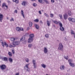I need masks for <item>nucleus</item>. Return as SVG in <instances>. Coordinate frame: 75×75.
I'll return each mask as SVG.
<instances>
[{"mask_svg": "<svg viewBox=\"0 0 75 75\" xmlns=\"http://www.w3.org/2000/svg\"><path fill=\"white\" fill-rule=\"evenodd\" d=\"M29 37L30 38L28 39V43H31L33 41V38L34 37V35L32 33L30 35Z\"/></svg>", "mask_w": 75, "mask_h": 75, "instance_id": "1", "label": "nucleus"}, {"mask_svg": "<svg viewBox=\"0 0 75 75\" xmlns=\"http://www.w3.org/2000/svg\"><path fill=\"white\" fill-rule=\"evenodd\" d=\"M20 43V42L18 41H15L13 42L12 43V44L13 45H14L13 47H16V45H18Z\"/></svg>", "mask_w": 75, "mask_h": 75, "instance_id": "2", "label": "nucleus"}, {"mask_svg": "<svg viewBox=\"0 0 75 75\" xmlns=\"http://www.w3.org/2000/svg\"><path fill=\"white\" fill-rule=\"evenodd\" d=\"M63 48V45L61 43H60L59 44V47L58 48V50H60V51H62L63 49L62 48Z\"/></svg>", "mask_w": 75, "mask_h": 75, "instance_id": "3", "label": "nucleus"}, {"mask_svg": "<svg viewBox=\"0 0 75 75\" xmlns=\"http://www.w3.org/2000/svg\"><path fill=\"white\" fill-rule=\"evenodd\" d=\"M0 68L1 69L3 70V69H5L6 68V65L3 64L0 66Z\"/></svg>", "mask_w": 75, "mask_h": 75, "instance_id": "4", "label": "nucleus"}, {"mask_svg": "<svg viewBox=\"0 0 75 75\" xmlns=\"http://www.w3.org/2000/svg\"><path fill=\"white\" fill-rule=\"evenodd\" d=\"M69 21H70L73 23H75V19L73 18H69Z\"/></svg>", "mask_w": 75, "mask_h": 75, "instance_id": "5", "label": "nucleus"}, {"mask_svg": "<svg viewBox=\"0 0 75 75\" xmlns=\"http://www.w3.org/2000/svg\"><path fill=\"white\" fill-rule=\"evenodd\" d=\"M32 62L33 63V66L34 67V68H36V67H37V66H36V63L35 60H33L32 61Z\"/></svg>", "mask_w": 75, "mask_h": 75, "instance_id": "6", "label": "nucleus"}, {"mask_svg": "<svg viewBox=\"0 0 75 75\" xmlns=\"http://www.w3.org/2000/svg\"><path fill=\"white\" fill-rule=\"evenodd\" d=\"M44 52L45 53V54H47L48 53V49H47V48H46V47H44Z\"/></svg>", "mask_w": 75, "mask_h": 75, "instance_id": "7", "label": "nucleus"}, {"mask_svg": "<svg viewBox=\"0 0 75 75\" xmlns=\"http://www.w3.org/2000/svg\"><path fill=\"white\" fill-rule=\"evenodd\" d=\"M3 20V15L0 13V22H2Z\"/></svg>", "mask_w": 75, "mask_h": 75, "instance_id": "8", "label": "nucleus"}, {"mask_svg": "<svg viewBox=\"0 0 75 75\" xmlns=\"http://www.w3.org/2000/svg\"><path fill=\"white\" fill-rule=\"evenodd\" d=\"M25 38V36H23L20 39V41L21 42L24 41Z\"/></svg>", "mask_w": 75, "mask_h": 75, "instance_id": "9", "label": "nucleus"}, {"mask_svg": "<svg viewBox=\"0 0 75 75\" xmlns=\"http://www.w3.org/2000/svg\"><path fill=\"white\" fill-rule=\"evenodd\" d=\"M68 17V15L67 14H65L64 15V20H67Z\"/></svg>", "mask_w": 75, "mask_h": 75, "instance_id": "10", "label": "nucleus"}, {"mask_svg": "<svg viewBox=\"0 0 75 75\" xmlns=\"http://www.w3.org/2000/svg\"><path fill=\"white\" fill-rule=\"evenodd\" d=\"M4 7H6L7 8H8V6L6 5V3H3L2 4V8H4Z\"/></svg>", "mask_w": 75, "mask_h": 75, "instance_id": "11", "label": "nucleus"}, {"mask_svg": "<svg viewBox=\"0 0 75 75\" xmlns=\"http://www.w3.org/2000/svg\"><path fill=\"white\" fill-rule=\"evenodd\" d=\"M27 2L25 1H23V2L22 3V5L23 6H25V4H27Z\"/></svg>", "mask_w": 75, "mask_h": 75, "instance_id": "12", "label": "nucleus"}, {"mask_svg": "<svg viewBox=\"0 0 75 75\" xmlns=\"http://www.w3.org/2000/svg\"><path fill=\"white\" fill-rule=\"evenodd\" d=\"M21 16H23V17L24 18H25V16H24V12L22 10H21Z\"/></svg>", "mask_w": 75, "mask_h": 75, "instance_id": "13", "label": "nucleus"}, {"mask_svg": "<svg viewBox=\"0 0 75 75\" xmlns=\"http://www.w3.org/2000/svg\"><path fill=\"white\" fill-rule=\"evenodd\" d=\"M59 24V25L60 27V29H61V28H62V23H61V22L59 21L58 22Z\"/></svg>", "mask_w": 75, "mask_h": 75, "instance_id": "14", "label": "nucleus"}, {"mask_svg": "<svg viewBox=\"0 0 75 75\" xmlns=\"http://www.w3.org/2000/svg\"><path fill=\"white\" fill-rule=\"evenodd\" d=\"M34 26L37 30H38V29H39V26L38 24H35L34 25Z\"/></svg>", "mask_w": 75, "mask_h": 75, "instance_id": "15", "label": "nucleus"}, {"mask_svg": "<svg viewBox=\"0 0 75 75\" xmlns=\"http://www.w3.org/2000/svg\"><path fill=\"white\" fill-rule=\"evenodd\" d=\"M30 65V63H29L28 64H27L24 67V69H26L27 68H28V66Z\"/></svg>", "mask_w": 75, "mask_h": 75, "instance_id": "16", "label": "nucleus"}, {"mask_svg": "<svg viewBox=\"0 0 75 75\" xmlns=\"http://www.w3.org/2000/svg\"><path fill=\"white\" fill-rule=\"evenodd\" d=\"M4 45L6 46V47H8V45L7 43L6 42H4V46H3V47H4Z\"/></svg>", "mask_w": 75, "mask_h": 75, "instance_id": "17", "label": "nucleus"}, {"mask_svg": "<svg viewBox=\"0 0 75 75\" xmlns=\"http://www.w3.org/2000/svg\"><path fill=\"white\" fill-rule=\"evenodd\" d=\"M64 68H65V66L64 65L61 66L60 67V69L62 70H64Z\"/></svg>", "mask_w": 75, "mask_h": 75, "instance_id": "18", "label": "nucleus"}, {"mask_svg": "<svg viewBox=\"0 0 75 75\" xmlns=\"http://www.w3.org/2000/svg\"><path fill=\"white\" fill-rule=\"evenodd\" d=\"M47 25L49 26L50 25V24H51V21H48V20H47Z\"/></svg>", "mask_w": 75, "mask_h": 75, "instance_id": "19", "label": "nucleus"}, {"mask_svg": "<svg viewBox=\"0 0 75 75\" xmlns=\"http://www.w3.org/2000/svg\"><path fill=\"white\" fill-rule=\"evenodd\" d=\"M41 66L43 68H46V66L45 64H41Z\"/></svg>", "mask_w": 75, "mask_h": 75, "instance_id": "20", "label": "nucleus"}, {"mask_svg": "<svg viewBox=\"0 0 75 75\" xmlns=\"http://www.w3.org/2000/svg\"><path fill=\"white\" fill-rule=\"evenodd\" d=\"M2 60L3 61H7L8 60V58L6 57H4V58H2Z\"/></svg>", "mask_w": 75, "mask_h": 75, "instance_id": "21", "label": "nucleus"}, {"mask_svg": "<svg viewBox=\"0 0 75 75\" xmlns=\"http://www.w3.org/2000/svg\"><path fill=\"white\" fill-rule=\"evenodd\" d=\"M8 60L11 63H12L13 62V59L11 58H8Z\"/></svg>", "mask_w": 75, "mask_h": 75, "instance_id": "22", "label": "nucleus"}, {"mask_svg": "<svg viewBox=\"0 0 75 75\" xmlns=\"http://www.w3.org/2000/svg\"><path fill=\"white\" fill-rule=\"evenodd\" d=\"M29 24L30 27H31L33 25V23L31 22H29Z\"/></svg>", "mask_w": 75, "mask_h": 75, "instance_id": "23", "label": "nucleus"}, {"mask_svg": "<svg viewBox=\"0 0 75 75\" xmlns=\"http://www.w3.org/2000/svg\"><path fill=\"white\" fill-rule=\"evenodd\" d=\"M13 2H15L16 4H18L19 3L18 0H13Z\"/></svg>", "mask_w": 75, "mask_h": 75, "instance_id": "24", "label": "nucleus"}, {"mask_svg": "<svg viewBox=\"0 0 75 75\" xmlns=\"http://www.w3.org/2000/svg\"><path fill=\"white\" fill-rule=\"evenodd\" d=\"M71 66V67H74L75 65H74V64L73 63H70V64H69Z\"/></svg>", "mask_w": 75, "mask_h": 75, "instance_id": "25", "label": "nucleus"}, {"mask_svg": "<svg viewBox=\"0 0 75 75\" xmlns=\"http://www.w3.org/2000/svg\"><path fill=\"white\" fill-rule=\"evenodd\" d=\"M71 34H73L74 35H75V32L74 31H73L72 30H71Z\"/></svg>", "mask_w": 75, "mask_h": 75, "instance_id": "26", "label": "nucleus"}, {"mask_svg": "<svg viewBox=\"0 0 75 75\" xmlns=\"http://www.w3.org/2000/svg\"><path fill=\"white\" fill-rule=\"evenodd\" d=\"M16 30L17 31L20 32V28L19 27H17L16 28Z\"/></svg>", "mask_w": 75, "mask_h": 75, "instance_id": "27", "label": "nucleus"}, {"mask_svg": "<svg viewBox=\"0 0 75 75\" xmlns=\"http://www.w3.org/2000/svg\"><path fill=\"white\" fill-rule=\"evenodd\" d=\"M11 41H14L16 40V39L14 38H12L11 39Z\"/></svg>", "mask_w": 75, "mask_h": 75, "instance_id": "28", "label": "nucleus"}, {"mask_svg": "<svg viewBox=\"0 0 75 75\" xmlns=\"http://www.w3.org/2000/svg\"><path fill=\"white\" fill-rule=\"evenodd\" d=\"M44 2H45L47 4H49V2L47 0H43Z\"/></svg>", "mask_w": 75, "mask_h": 75, "instance_id": "29", "label": "nucleus"}, {"mask_svg": "<svg viewBox=\"0 0 75 75\" xmlns=\"http://www.w3.org/2000/svg\"><path fill=\"white\" fill-rule=\"evenodd\" d=\"M64 58H65V59H67V60H68V56H64Z\"/></svg>", "mask_w": 75, "mask_h": 75, "instance_id": "30", "label": "nucleus"}, {"mask_svg": "<svg viewBox=\"0 0 75 75\" xmlns=\"http://www.w3.org/2000/svg\"><path fill=\"white\" fill-rule=\"evenodd\" d=\"M33 46V45L32 44H29L28 45V47L29 48H31Z\"/></svg>", "mask_w": 75, "mask_h": 75, "instance_id": "31", "label": "nucleus"}, {"mask_svg": "<svg viewBox=\"0 0 75 75\" xmlns=\"http://www.w3.org/2000/svg\"><path fill=\"white\" fill-rule=\"evenodd\" d=\"M59 29L61 31H64V27H62V28H61V29L60 28V27Z\"/></svg>", "mask_w": 75, "mask_h": 75, "instance_id": "32", "label": "nucleus"}, {"mask_svg": "<svg viewBox=\"0 0 75 75\" xmlns=\"http://www.w3.org/2000/svg\"><path fill=\"white\" fill-rule=\"evenodd\" d=\"M8 54L9 56V57H11V56H12V53L9 52L8 53Z\"/></svg>", "mask_w": 75, "mask_h": 75, "instance_id": "33", "label": "nucleus"}, {"mask_svg": "<svg viewBox=\"0 0 75 75\" xmlns=\"http://www.w3.org/2000/svg\"><path fill=\"white\" fill-rule=\"evenodd\" d=\"M0 42L2 44V46H4V42H3V40H1Z\"/></svg>", "mask_w": 75, "mask_h": 75, "instance_id": "34", "label": "nucleus"}, {"mask_svg": "<svg viewBox=\"0 0 75 75\" xmlns=\"http://www.w3.org/2000/svg\"><path fill=\"white\" fill-rule=\"evenodd\" d=\"M68 61L69 62V64H70V63H71L72 62V60L70 59Z\"/></svg>", "mask_w": 75, "mask_h": 75, "instance_id": "35", "label": "nucleus"}, {"mask_svg": "<svg viewBox=\"0 0 75 75\" xmlns=\"http://www.w3.org/2000/svg\"><path fill=\"white\" fill-rule=\"evenodd\" d=\"M34 21H35V22H36L37 23H38L39 21V20L38 19H37L34 20Z\"/></svg>", "mask_w": 75, "mask_h": 75, "instance_id": "36", "label": "nucleus"}, {"mask_svg": "<svg viewBox=\"0 0 75 75\" xmlns=\"http://www.w3.org/2000/svg\"><path fill=\"white\" fill-rule=\"evenodd\" d=\"M45 37L46 38H48L49 37V35L48 34H46L45 35Z\"/></svg>", "mask_w": 75, "mask_h": 75, "instance_id": "37", "label": "nucleus"}, {"mask_svg": "<svg viewBox=\"0 0 75 75\" xmlns=\"http://www.w3.org/2000/svg\"><path fill=\"white\" fill-rule=\"evenodd\" d=\"M33 5L34 7H36V6H37V4H36L35 3H33Z\"/></svg>", "mask_w": 75, "mask_h": 75, "instance_id": "38", "label": "nucleus"}, {"mask_svg": "<svg viewBox=\"0 0 75 75\" xmlns=\"http://www.w3.org/2000/svg\"><path fill=\"white\" fill-rule=\"evenodd\" d=\"M25 60L26 62H29V59L28 58L26 59Z\"/></svg>", "mask_w": 75, "mask_h": 75, "instance_id": "39", "label": "nucleus"}, {"mask_svg": "<svg viewBox=\"0 0 75 75\" xmlns=\"http://www.w3.org/2000/svg\"><path fill=\"white\" fill-rule=\"evenodd\" d=\"M59 17L60 18H62V15L59 14Z\"/></svg>", "mask_w": 75, "mask_h": 75, "instance_id": "40", "label": "nucleus"}, {"mask_svg": "<svg viewBox=\"0 0 75 75\" xmlns=\"http://www.w3.org/2000/svg\"><path fill=\"white\" fill-rule=\"evenodd\" d=\"M50 17H51V18H52L53 17V16H54V14L52 13H51L50 14Z\"/></svg>", "mask_w": 75, "mask_h": 75, "instance_id": "41", "label": "nucleus"}, {"mask_svg": "<svg viewBox=\"0 0 75 75\" xmlns=\"http://www.w3.org/2000/svg\"><path fill=\"white\" fill-rule=\"evenodd\" d=\"M44 15H45V16H46V17H49L48 15V14H47L46 13H44Z\"/></svg>", "mask_w": 75, "mask_h": 75, "instance_id": "42", "label": "nucleus"}, {"mask_svg": "<svg viewBox=\"0 0 75 75\" xmlns=\"http://www.w3.org/2000/svg\"><path fill=\"white\" fill-rule=\"evenodd\" d=\"M10 21H14V19L13 18H11V19L10 20Z\"/></svg>", "mask_w": 75, "mask_h": 75, "instance_id": "43", "label": "nucleus"}, {"mask_svg": "<svg viewBox=\"0 0 75 75\" xmlns=\"http://www.w3.org/2000/svg\"><path fill=\"white\" fill-rule=\"evenodd\" d=\"M14 47V45H10L9 46V47L11 48V47Z\"/></svg>", "mask_w": 75, "mask_h": 75, "instance_id": "44", "label": "nucleus"}, {"mask_svg": "<svg viewBox=\"0 0 75 75\" xmlns=\"http://www.w3.org/2000/svg\"><path fill=\"white\" fill-rule=\"evenodd\" d=\"M27 69H26V71H28V72H30V69L28 67V68H27Z\"/></svg>", "mask_w": 75, "mask_h": 75, "instance_id": "45", "label": "nucleus"}, {"mask_svg": "<svg viewBox=\"0 0 75 75\" xmlns=\"http://www.w3.org/2000/svg\"><path fill=\"white\" fill-rule=\"evenodd\" d=\"M38 2H39V3H41L42 2V0H38Z\"/></svg>", "mask_w": 75, "mask_h": 75, "instance_id": "46", "label": "nucleus"}, {"mask_svg": "<svg viewBox=\"0 0 75 75\" xmlns=\"http://www.w3.org/2000/svg\"><path fill=\"white\" fill-rule=\"evenodd\" d=\"M54 23L55 24H58V22L57 21H54Z\"/></svg>", "mask_w": 75, "mask_h": 75, "instance_id": "47", "label": "nucleus"}, {"mask_svg": "<svg viewBox=\"0 0 75 75\" xmlns=\"http://www.w3.org/2000/svg\"><path fill=\"white\" fill-rule=\"evenodd\" d=\"M20 31H23V28H20Z\"/></svg>", "mask_w": 75, "mask_h": 75, "instance_id": "48", "label": "nucleus"}, {"mask_svg": "<svg viewBox=\"0 0 75 75\" xmlns=\"http://www.w3.org/2000/svg\"><path fill=\"white\" fill-rule=\"evenodd\" d=\"M69 16H71V11H69Z\"/></svg>", "mask_w": 75, "mask_h": 75, "instance_id": "49", "label": "nucleus"}, {"mask_svg": "<svg viewBox=\"0 0 75 75\" xmlns=\"http://www.w3.org/2000/svg\"><path fill=\"white\" fill-rule=\"evenodd\" d=\"M38 13H39V14H40V15L42 14V13H41V11H39Z\"/></svg>", "mask_w": 75, "mask_h": 75, "instance_id": "50", "label": "nucleus"}, {"mask_svg": "<svg viewBox=\"0 0 75 75\" xmlns=\"http://www.w3.org/2000/svg\"><path fill=\"white\" fill-rule=\"evenodd\" d=\"M14 13H17V10H15L14 11Z\"/></svg>", "mask_w": 75, "mask_h": 75, "instance_id": "51", "label": "nucleus"}, {"mask_svg": "<svg viewBox=\"0 0 75 75\" xmlns=\"http://www.w3.org/2000/svg\"><path fill=\"white\" fill-rule=\"evenodd\" d=\"M12 52L13 54H14L15 53L14 50H12Z\"/></svg>", "mask_w": 75, "mask_h": 75, "instance_id": "52", "label": "nucleus"}, {"mask_svg": "<svg viewBox=\"0 0 75 75\" xmlns=\"http://www.w3.org/2000/svg\"><path fill=\"white\" fill-rule=\"evenodd\" d=\"M51 2H52V3H54V0H51Z\"/></svg>", "mask_w": 75, "mask_h": 75, "instance_id": "53", "label": "nucleus"}, {"mask_svg": "<svg viewBox=\"0 0 75 75\" xmlns=\"http://www.w3.org/2000/svg\"><path fill=\"white\" fill-rule=\"evenodd\" d=\"M7 2L8 3H11V2L10 1H7Z\"/></svg>", "mask_w": 75, "mask_h": 75, "instance_id": "54", "label": "nucleus"}, {"mask_svg": "<svg viewBox=\"0 0 75 75\" xmlns=\"http://www.w3.org/2000/svg\"><path fill=\"white\" fill-rule=\"evenodd\" d=\"M64 40L65 41H67V38H65Z\"/></svg>", "mask_w": 75, "mask_h": 75, "instance_id": "55", "label": "nucleus"}, {"mask_svg": "<svg viewBox=\"0 0 75 75\" xmlns=\"http://www.w3.org/2000/svg\"><path fill=\"white\" fill-rule=\"evenodd\" d=\"M15 75H19V73H16Z\"/></svg>", "mask_w": 75, "mask_h": 75, "instance_id": "56", "label": "nucleus"}, {"mask_svg": "<svg viewBox=\"0 0 75 75\" xmlns=\"http://www.w3.org/2000/svg\"><path fill=\"white\" fill-rule=\"evenodd\" d=\"M30 30V27H28L27 30Z\"/></svg>", "mask_w": 75, "mask_h": 75, "instance_id": "57", "label": "nucleus"}, {"mask_svg": "<svg viewBox=\"0 0 75 75\" xmlns=\"http://www.w3.org/2000/svg\"><path fill=\"white\" fill-rule=\"evenodd\" d=\"M40 23H42V21H40Z\"/></svg>", "mask_w": 75, "mask_h": 75, "instance_id": "58", "label": "nucleus"}, {"mask_svg": "<svg viewBox=\"0 0 75 75\" xmlns=\"http://www.w3.org/2000/svg\"><path fill=\"white\" fill-rule=\"evenodd\" d=\"M6 18L7 19V20H8V17H7Z\"/></svg>", "mask_w": 75, "mask_h": 75, "instance_id": "59", "label": "nucleus"}, {"mask_svg": "<svg viewBox=\"0 0 75 75\" xmlns=\"http://www.w3.org/2000/svg\"><path fill=\"white\" fill-rule=\"evenodd\" d=\"M31 1H35V0H31Z\"/></svg>", "mask_w": 75, "mask_h": 75, "instance_id": "60", "label": "nucleus"}, {"mask_svg": "<svg viewBox=\"0 0 75 75\" xmlns=\"http://www.w3.org/2000/svg\"><path fill=\"white\" fill-rule=\"evenodd\" d=\"M1 0H0V3H1Z\"/></svg>", "mask_w": 75, "mask_h": 75, "instance_id": "61", "label": "nucleus"}, {"mask_svg": "<svg viewBox=\"0 0 75 75\" xmlns=\"http://www.w3.org/2000/svg\"><path fill=\"white\" fill-rule=\"evenodd\" d=\"M53 26H54V27H56L55 25H53Z\"/></svg>", "mask_w": 75, "mask_h": 75, "instance_id": "62", "label": "nucleus"}, {"mask_svg": "<svg viewBox=\"0 0 75 75\" xmlns=\"http://www.w3.org/2000/svg\"><path fill=\"white\" fill-rule=\"evenodd\" d=\"M0 58H1V56H0Z\"/></svg>", "mask_w": 75, "mask_h": 75, "instance_id": "63", "label": "nucleus"}, {"mask_svg": "<svg viewBox=\"0 0 75 75\" xmlns=\"http://www.w3.org/2000/svg\"><path fill=\"white\" fill-rule=\"evenodd\" d=\"M64 33H65V31H64Z\"/></svg>", "mask_w": 75, "mask_h": 75, "instance_id": "64", "label": "nucleus"}]
</instances>
